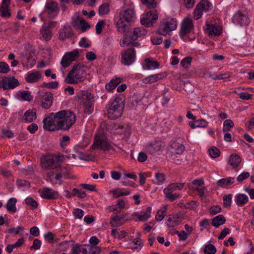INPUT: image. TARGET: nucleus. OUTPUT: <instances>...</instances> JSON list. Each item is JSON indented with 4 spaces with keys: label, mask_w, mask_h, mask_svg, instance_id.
<instances>
[{
    "label": "nucleus",
    "mask_w": 254,
    "mask_h": 254,
    "mask_svg": "<svg viewBox=\"0 0 254 254\" xmlns=\"http://www.w3.org/2000/svg\"><path fill=\"white\" fill-rule=\"evenodd\" d=\"M120 19L116 23V27L118 31L121 33L127 31V25L125 22L129 23L133 22L136 19V14L133 6H130L125 8L120 13Z\"/></svg>",
    "instance_id": "1"
},
{
    "label": "nucleus",
    "mask_w": 254,
    "mask_h": 254,
    "mask_svg": "<svg viewBox=\"0 0 254 254\" xmlns=\"http://www.w3.org/2000/svg\"><path fill=\"white\" fill-rule=\"evenodd\" d=\"M59 121L61 129L66 130L75 123L76 116L73 112L69 110H62L56 113Z\"/></svg>",
    "instance_id": "2"
},
{
    "label": "nucleus",
    "mask_w": 254,
    "mask_h": 254,
    "mask_svg": "<svg viewBox=\"0 0 254 254\" xmlns=\"http://www.w3.org/2000/svg\"><path fill=\"white\" fill-rule=\"evenodd\" d=\"M85 65L80 63L74 64L68 72L65 81L68 84H76L84 80Z\"/></svg>",
    "instance_id": "3"
},
{
    "label": "nucleus",
    "mask_w": 254,
    "mask_h": 254,
    "mask_svg": "<svg viewBox=\"0 0 254 254\" xmlns=\"http://www.w3.org/2000/svg\"><path fill=\"white\" fill-rule=\"evenodd\" d=\"M125 37L123 39V43L127 46L132 47H139L140 44L138 42H133L138 37L145 35L146 30L143 27L135 28L132 31H127L125 32Z\"/></svg>",
    "instance_id": "4"
},
{
    "label": "nucleus",
    "mask_w": 254,
    "mask_h": 254,
    "mask_svg": "<svg viewBox=\"0 0 254 254\" xmlns=\"http://www.w3.org/2000/svg\"><path fill=\"white\" fill-rule=\"evenodd\" d=\"M76 99L80 105L83 106L84 112L90 114L94 110L93 95L87 91H82L78 93Z\"/></svg>",
    "instance_id": "5"
},
{
    "label": "nucleus",
    "mask_w": 254,
    "mask_h": 254,
    "mask_svg": "<svg viewBox=\"0 0 254 254\" xmlns=\"http://www.w3.org/2000/svg\"><path fill=\"white\" fill-rule=\"evenodd\" d=\"M125 107V100L116 98L110 103L108 109V117L111 120H116L121 117Z\"/></svg>",
    "instance_id": "6"
},
{
    "label": "nucleus",
    "mask_w": 254,
    "mask_h": 254,
    "mask_svg": "<svg viewBox=\"0 0 254 254\" xmlns=\"http://www.w3.org/2000/svg\"><path fill=\"white\" fill-rule=\"evenodd\" d=\"M43 123V128L45 130L55 131L61 129V127H59V121L56 116V113H51L49 117L44 119Z\"/></svg>",
    "instance_id": "7"
},
{
    "label": "nucleus",
    "mask_w": 254,
    "mask_h": 254,
    "mask_svg": "<svg viewBox=\"0 0 254 254\" xmlns=\"http://www.w3.org/2000/svg\"><path fill=\"white\" fill-rule=\"evenodd\" d=\"M177 28V21L174 19H171L161 22L157 30V33L161 35L166 36L169 32L175 30Z\"/></svg>",
    "instance_id": "8"
},
{
    "label": "nucleus",
    "mask_w": 254,
    "mask_h": 254,
    "mask_svg": "<svg viewBox=\"0 0 254 254\" xmlns=\"http://www.w3.org/2000/svg\"><path fill=\"white\" fill-rule=\"evenodd\" d=\"M158 18V14L156 9H153L143 14L140 18V23L146 27H149L155 23Z\"/></svg>",
    "instance_id": "9"
},
{
    "label": "nucleus",
    "mask_w": 254,
    "mask_h": 254,
    "mask_svg": "<svg viewBox=\"0 0 254 254\" xmlns=\"http://www.w3.org/2000/svg\"><path fill=\"white\" fill-rule=\"evenodd\" d=\"M42 167L46 169L57 168L59 165V157L56 155H48L41 158Z\"/></svg>",
    "instance_id": "10"
},
{
    "label": "nucleus",
    "mask_w": 254,
    "mask_h": 254,
    "mask_svg": "<svg viewBox=\"0 0 254 254\" xmlns=\"http://www.w3.org/2000/svg\"><path fill=\"white\" fill-rule=\"evenodd\" d=\"M35 100L41 102V106L45 109H49L53 104V95L50 92H47L44 94H42L41 92L37 93L35 97Z\"/></svg>",
    "instance_id": "11"
},
{
    "label": "nucleus",
    "mask_w": 254,
    "mask_h": 254,
    "mask_svg": "<svg viewBox=\"0 0 254 254\" xmlns=\"http://www.w3.org/2000/svg\"><path fill=\"white\" fill-rule=\"evenodd\" d=\"M19 82L14 76H4L0 81V88L3 90L14 89L19 85Z\"/></svg>",
    "instance_id": "12"
},
{
    "label": "nucleus",
    "mask_w": 254,
    "mask_h": 254,
    "mask_svg": "<svg viewBox=\"0 0 254 254\" xmlns=\"http://www.w3.org/2000/svg\"><path fill=\"white\" fill-rule=\"evenodd\" d=\"M79 56V51L75 49L70 52L66 53L63 57L61 64L64 68L68 67L73 61H75Z\"/></svg>",
    "instance_id": "13"
},
{
    "label": "nucleus",
    "mask_w": 254,
    "mask_h": 254,
    "mask_svg": "<svg viewBox=\"0 0 254 254\" xmlns=\"http://www.w3.org/2000/svg\"><path fill=\"white\" fill-rule=\"evenodd\" d=\"M60 10L58 3L54 1L51 0L46 3L45 6V11L47 13L50 18L53 19L56 17Z\"/></svg>",
    "instance_id": "14"
},
{
    "label": "nucleus",
    "mask_w": 254,
    "mask_h": 254,
    "mask_svg": "<svg viewBox=\"0 0 254 254\" xmlns=\"http://www.w3.org/2000/svg\"><path fill=\"white\" fill-rule=\"evenodd\" d=\"M135 58V52L133 48H128L122 54V63L126 65L131 64Z\"/></svg>",
    "instance_id": "15"
},
{
    "label": "nucleus",
    "mask_w": 254,
    "mask_h": 254,
    "mask_svg": "<svg viewBox=\"0 0 254 254\" xmlns=\"http://www.w3.org/2000/svg\"><path fill=\"white\" fill-rule=\"evenodd\" d=\"M38 192L41 197L49 200L57 199L59 196L57 191L47 187L39 190Z\"/></svg>",
    "instance_id": "16"
},
{
    "label": "nucleus",
    "mask_w": 254,
    "mask_h": 254,
    "mask_svg": "<svg viewBox=\"0 0 254 254\" xmlns=\"http://www.w3.org/2000/svg\"><path fill=\"white\" fill-rule=\"evenodd\" d=\"M92 147L93 149H101L104 151H108L112 149L111 145L106 139L97 136H95Z\"/></svg>",
    "instance_id": "17"
},
{
    "label": "nucleus",
    "mask_w": 254,
    "mask_h": 254,
    "mask_svg": "<svg viewBox=\"0 0 254 254\" xmlns=\"http://www.w3.org/2000/svg\"><path fill=\"white\" fill-rule=\"evenodd\" d=\"M193 29V24L191 19L186 18L182 22L180 35L185 36L190 33Z\"/></svg>",
    "instance_id": "18"
},
{
    "label": "nucleus",
    "mask_w": 254,
    "mask_h": 254,
    "mask_svg": "<svg viewBox=\"0 0 254 254\" xmlns=\"http://www.w3.org/2000/svg\"><path fill=\"white\" fill-rule=\"evenodd\" d=\"M233 21L241 26L248 25L250 22L248 17L239 11L233 16Z\"/></svg>",
    "instance_id": "19"
},
{
    "label": "nucleus",
    "mask_w": 254,
    "mask_h": 254,
    "mask_svg": "<svg viewBox=\"0 0 254 254\" xmlns=\"http://www.w3.org/2000/svg\"><path fill=\"white\" fill-rule=\"evenodd\" d=\"M72 35L73 32L71 27L68 25H64L59 31V39L64 41L65 39L71 37Z\"/></svg>",
    "instance_id": "20"
},
{
    "label": "nucleus",
    "mask_w": 254,
    "mask_h": 254,
    "mask_svg": "<svg viewBox=\"0 0 254 254\" xmlns=\"http://www.w3.org/2000/svg\"><path fill=\"white\" fill-rule=\"evenodd\" d=\"M166 76L165 73H159L158 74L150 75L142 79L144 83H153L157 81L165 78Z\"/></svg>",
    "instance_id": "21"
},
{
    "label": "nucleus",
    "mask_w": 254,
    "mask_h": 254,
    "mask_svg": "<svg viewBox=\"0 0 254 254\" xmlns=\"http://www.w3.org/2000/svg\"><path fill=\"white\" fill-rule=\"evenodd\" d=\"M206 32L209 36H219L222 33V29L219 26L213 24H206Z\"/></svg>",
    "instance_id": "22"
},
{
    "label": "nucleus",
    "mask_w": 254,
    "mask_h": 254,
    "mask_svg": "<svg viewBox=\"0 0 254 254\" xmlns=\"http://www.w3.org/2000/svg\"><path fill=\"white\" fill-rule=\"evenodd\" d=\"M242 161L241 157L236 154H233L230 155L228 164L230 165L233 169L238 168Z\"/></svg>",
    "instance_id": "23"
},
{
    "label": "nucleus",
    "mask_w": 254,
    "mask_h": 254,
    "mask_svg": "<svg viewBox=\"0 0 254 254\" xmlns=\"http://www.w3.org/2000/svg\"><path fill=\"white\" fill-rule=\"evenodd\" d=\"M23 120L25 123H32L37 118L35 110H28L26 111L23 116Z\"/></svg>",
    "instance_id": "24"
},
{
    "label": "nucleus",
    "mask_w": 254,
    "mask_h": 254,
    "mask_svg": "<svg viewBox=\"0 0 254 254\" xmlns=\"http://www.w3.org/2000/svg\"><path fill=\"white\" fill-rule=\"evenodd\" d=\"M161 145L158 142L150 143L145 147L146 150L150 154H153L160 151L161 149Z\"/></svg>",
    "instance_id": "25"
},
{
    "label": "nucleus",
    "mask_w": 254,
    "mask_h": 254,
    "mask_svg": "<svg viewBox=\"0 0 254 254\" xmlns=\"http://www.w3.org/2000/svg\"><path fill=\"white\" fill-rule=\"evenodd\" d=\"M41 77V74L38 71L29 73L25 77L28 83H34L38 81Z\"/></svg>",
    "instance_id": "26"
},
{
    "label": "nucleus",
    "mask_w": 254,
    "mask_h": 254,
    "mask_svg": "<svg viewBox=\"0 0 254 254\" xmlns=\"http://www.w3.org/2000/svg\"><path fill=\"white\" fill-rule=\"evenodd\" d=\"M235 181L234 177H227L219 180L217 182V185L219 187L225 188L234 183Z\"/></svg>",
    "instance_id": "27"
},
{
    "label": "nucleus",
    "mask_w": 254,
    "mask_h": 254,
    "mask_svg": "<svg viewBox=\"0 0 254 254\" xmlns=\"http://www.w3.org/2000/svg\"><path fill=\"white\" fill-rule=\"evenodd\" d=\"M16 202L17 199L14 197H12L8 200L6 204L5 205V207L9 212L15 213L16 212Z\"/></svg>",
    "instance_id": "28"
},
{
    "label": "nucleus",
    "mask_w": 254,
    "mask_h": 254,
    "mask_svg": "<svg viewBox=\"0 0 254 254\" xmlns=\"http://www.w3.org/2000/svg\"><path fill=\"white\" fill-rule=\"evenodd\" d=\"M249 201L248 196L244 194L239 193L236 196L235 202L238 206H243Z\"/></svg>",
    "instance_id": "29"
},
{
    "label": "nucleus",
    "mask_w": 254,
    "mask_h": 254,
    "mask_svg": "<svg viewBox=\"0 0 254 254\" xmlns=\"http://www.w3.org/2000/svg\"><path fill=\"white\" fill-rule=\"evenodd\" d=\"M171 146L172 149L173 150V151H172V153L174 155H181L183 153L185 150V147L183 144L176 142H173Z\"/></svg>",
    "instance_id": "30"
},
{
    "label": "nucleus",
    "mask_w": 254,
    "mask_h": 254,
    "mask_svg": "<svg viewBox=\"0 0 254 254\" xmlns=\"http://www.w3.org/2000/svg\"><path fill=\"white\" fill-rule=\"evenodd\" d=\"M179 224V217L177 214H172L169 216L167 225L169 227H173Z\"/></svg>",
    "instance_id": "31"
},
{
    "label": "nucleus",
    "mask_w": 254,
    "mask_h": 254,
    "mask_svg": "<svg viewBox=\"0 0 254 254\" xmlns=\"http://www.w3.org/2000/svg\"><path fill=\"white\" fill-rule=\"evenodd\" d=\"M151 211V207H148L145 212H141L140 214L135 213L134 215L139 220L141 221H145L150 217Z\"/></svg>",
    "instance_id": "32"
},
{
    "label": "nucleus",
    "mask_w": 254,
    "mask_h": 254,
    "mask_svg": "<svg viewBox=\"0 0 254 254\" xmlns=\"http://www.w3.org/2000/svg\"><path fill=\"white\" fill-rule=\"evenodd\" d=\"M226 222V219L223 215H219L214 217L212 219V225L217 228L219 226L224 224Z\"/></svg>",
    "instance_id": "33"
},
{
    "label": "nucleus",
    "mask_w": 254,
    "mask_h": 254,
    "mask_svg": "<svg viewBox=\"0 0 254 254\" xmlns=\"http://www.w3.org/2000/svg\"><path fill=\"white\" fill-rule=\"evenodd\" d=\"M125 218V215H115L111 217L110 224L113 227H118L120 226L122 223H120V221Z\"/></svg>",
    "instance_id": "34"
},
{
    "label": "nucleus",
    "mask_w": 254,
    "mask_h": 254,
    "mask_svg": "<svg viewBox=\"0 0 254 254\" xmlns=\"http://www.w3.org/2000/svg\"><path fill=\"white\" fill-rule=\"evenodd\" d=\"M145 65L147 69H155L159 67V63L153 60V59H146L145 60Z\"/></svg>",
    "instance_id": "35"
},
{
    "label": "nucleus",
    "mask_w": 254,
    "mask_h": 254,
    "mask_svg": "<svg viewBox=\"0 0 254 254\" xmlns=\"http://www.w3.org/2000/svg\"><path fill=\"white\" fill-rule=\"evenodd\" d=\"M163 191L165 194V197L171 201L176 200L179 196L178 193H174L173 191L169 190L168 189H164Z\"/></svg>",
    "instance_id": "36"
},
{
    "label": "nucleus",
    "mask_w": 254,
    "mask_h": 254,
    "mask_svg": "<svg viewBox=\"0 0 254 254\" xmlns=\"http://www.w3.org/2000/svg\"><path fill=\"white\" fill-rule=\"evenodd\" d=\"M0 12L2 17L8 18L11 16L9 5H1L0 7Z\"/></svg>",
    "instance_id": "37"
},
{
    "label": "nucleus",
    "mask_w": 254,
    "mask_h": 254,
    "mask_svg": "<svg viewBox=\"0 0 254 254\" xmlns=\"http://www.w3.org/2000/svg\"><path fill=\"white\" fill-rule=\"evenodd\" d=\"M40 32L46 41H49L51 39L52 33L45 25L42 27Z\"/></svg>",
    "instance_id": "38"
},
{
    "label": "nucleus",
    "mask_w": 254,
    "mask_h": 254,
    "mask_svg": "<svg viewBox=\"0 0 254 254\" xmlns=\"http://www.w3.org/2000/svg\"><path fill=\"white\" fill-rule=\"evenodd\" d=\"M112 192L116 197H119L121 196L128 195L130 191L128 190L119 189L112 191Z\"/></svg>",
    "instance_id": "39"
},
{
    "label": "nucleus",
    "mask_w": 254,
    "mask_h": 254,
    "mask_svg": "<svg viewBox=\"0 0 254 254\" xmlns=\"http://www.w3.org/2000/svg\"><path fill=\"white\" fill-rule=\"evenodd\" d=\"M198 4L200 8L205 12L208 11L212 7L211 3L207 0H202Z\"/></svg>",
    "instance_id": "40"
},
{
    "label": "nucleus",
    "mask_w": 254,
    "mask_h": 254,
    "mask_svg": "<svg viewBox=\"0 0 254 254\" xmlns=\"http://www.w3.org/2000/svg\"><path fill=\"white\" fill-rule=\"evenodd\" d=\"M99 14L101 15L107 14L110 12V5L107 3H104L100 5L98 9Z\"/></svg>",
    "instance_id": "41"
},
{
    "label": "nucleus",
    "mask_w": 254,
    "mask_h": 254,
    "mask_svg": "<svg viewBox=\"0 0 254 254\" xmlns=\"http://www.w3.org/2000/svg\"><path fill=\"white\" fill-rule=\"evenodd\" d=\"M203 252L205 254H215L216 252V249L213 245L207 244L205 245Z\"/></svg>",
    "instance_id": "42"
},
{
    "label": "nucleus",
    "mask_w": 254,
    "mask_h": 254,
    "mask_svg": "<svg viewBox=\"0 0 254 254\" xmlns=\"http://www.w3.org/2000/svg\"><path fill=\"white\" fill-rule=\"evenodd\" d=\"M20 97L24 101H31L33 99V96L29 91H22L20 92Z\"/></svg>",
    "instance_id": "43"
},
{
    "label": "nucleus",
    "mask_w": 254,
    "mask_h": 254,
    "mask_svg": "<svg viewBox=\"0 0 254 254\" xmlns=\"http://www.w3.org/2000/svg\"><path fill=\"white\" fill-rule=\"evenodd\" d=\"M234 124L233 121L230 119L226 120L224 121L223 124V131L225 132L229 131L230 128L233 127Z\"/></svg>",
    "instance_id": "44"
},
{
    "label": "nucleus",
    "mask_w": 254,
    "mask_h": 254,
    "mask_svg": "<svg viewBox=\"0 0 254 254\" xmlns=\"http://www.w3.org/2000/svg\"><path fill=\"white\" fill-rule=\"evenodd\" d=\"M142 3L149 9H154L157 5L155 0H141Z\"/></svg>",
    "instance_id": "45"
},
{
    "label": "nucleus",
    "mask_w": 254,
    "mask_h": 254,
    "mask_svg": "<svg viewBox=\"0 0 254 254\" xmlns=\"http://www.w3.org/2000/svg\"><path fill=\"white\" fill-rule=\"evenodd\" d=\"M210 156L213 158H215L219 156L220 152L216 147L213 146L208 150Z\"/></svg>",
    "instance_id": "46"
},
{
    "label": "nucleus",
    "mask_w": 254,
    "mask_h": 254,
    "mask_svg": "<svg viewBox=\"0 0 254 254\" xmlns=\"http://www.w3.org/2000/svg\"><path fill=\"white\" fill-rule=\"evenodd\" d=\"M25 203L32 207L33 209H36L38 207V203L31 197H27L25 199Z\"/></svg>",
    "instance_id": "47"
},
{
    "label": "nucleus",
    "mask_w": 254,
    "mask_h": 254,
    "mask_svg": "<svg viewBox=\"0 0 254 254\" xmlns=\"http://www.w3.org/2000/svg\"><path fill=\"white\" fill-rule=\"evenodd\" d=\"M105 25V21L104 20H99L96 25V32L97 34H100L102 32L103 28Z\"/></svg>",
    "instance_id": "48"
},
{
    "label": "nucleus",
    "mask_w": 254,
    "mask_h": 254,
    "mask_svg": "<svg viewBox=\"0 0 254 254\" xmlns=\"http://www.w3.org/2000/svg\"><path fill=\"white\" fill-rule=\"evenodd\" d=\"M203 10L200 8L199 4H197L194 10V18L196 20L199 19L202 14Z\"/></svg>",
    "instance_id": "49"
},
{
    "label": "nucleus",
    "mask_w": 254,
    "mask_h": 254,
    "mask_svg": "<svg viewBox=\"0 0 254 254\" xmlns=\"http://www.w3.org/2000/svg\"><path fill=\"white\" fill-rule=\"evenodd\" d=\"M167 212L166 208H164L163 210H159L155 216V219L157 221H160L163 220L166 215Z\"/></svg>",
    "instance_id": "50"
},
{
    "label": "nucleus",
    "mask_w": 254,
    "mask_h": 254,
    "mask_svg": "<svg viewBox=\"0 0 254 254\" xmlns=\"http://www.w3.org/2000/svg\"><path fill=\"white\" fill-rule=\"evenodd\" d=\"M10 70L8 64L3 62H0V73H6Z\"/></svg>",
    "instance_id": "51"
},
{
    "label": "nucleus",
    "mask_w": 254,
    "mask_h": 254,
    "mask_svg": "<svg viewBox=\"0 0 254 254\" xmlns=\"http://www.w3.org/2000/svg\"><path fill=\"white\" fill-rule=\"evenodd\" d=\"M232 194L224 195L223 197V204L225 207H229L231 206L232 201Z\"/></svg>",
    "instance_id": "52"
},
{
    "label": "nucleus",
    "mask_w": 254,
    "mask_h": 254,
    "mask_svg": "<svg viewBox=\"0 0 254 254\" xmlns=\"http://www.w3.org/2000/svg\"><path fill=\"white\" fill-rule=\"evenodd\" d=\"M191 61L192 58L191 57H187L181 61V64L184 67L186 68L189 67V65H190Z\"/></svg>",
    "instance_id": "53"
},
{
    "label": "nucleus",
    "mask_w": 254,
    "mask_h": 254,
    "mask_svg": "<svg viewBox=\"0 0 254 254\" xmlns=\"http://www.w3.org/2000/svg\"><path fill=\"white\" fill-rule=\"evenodd\" d=\"M16 183L18 187H26L27 188L30 187V183L24 180L18 179L16 181Z\"/></svg>",
    "instance_id": "54"
},
{
    "label": "nucleus",
    "mask_w": 254,
    "mask_h": 254,
    "mask_svg": "<svg viewBox=\"0 0 254 254\" xmlns=\"http://www.w3.org/2000/svg\"><path fill=\"white\" fill-rule=\"evenodd\" d=\"M199 203L195 201H190L187 202L185 204V207L190 209H194L198 206Z\"/></svg>",
    "instance_id": "55"
},
{
    "label": "nucleus",
    "mask_w": 254,
    "mask_h": 254,
    "mask_svg": "<svg viewBox=\"0 0 254 254\" xmlns=\"http://www.w3.org/2000/svg\"><path fill=\"white\" fill-rule=\"evenodd\" d=\"M250 177V173L248 172H244L239 175L237 178V180L239 183L243 182L244 180L248 179Z\"/></svg>",
    "instance_id": "56"
},
{
    "label": "nucleus",
    "mask_w": 254,
    "mask_h": 254,
    "mask_svg": "<svg viewBox=\"0 0 254 254\" xmlns=\"http://www.w3.org/2000/svg\"><path fill=\"white\" fill-rule=\"evenodd\" d=\"M54 234H55L51 232H48L47 233L44 234V237L49 243L53 244H54Z\"/></svg>",
    "instance_id": "57"
},
{
    "label": "nucleus",
    "mask_w": 254,
    "mask_h": 254,
    "mask_svg": "<svg viewBox=\"0 0 254 254\" xmlns=\"http://www.w3.org/2000/svg\"><path fill=\"white\" fill-rule=\"evenodd\" d=\"M155 178L157 182L159 183H163L166 179V177L164 174L162 173H157L155 174Z\"/></svg>",
    "instance_id": "58"
},
{
    "label": "nucleus",
    "mask_w": 254,
    "mask_h": 254,
    "mask_svg": "<svg viewBox=\"0 0 254 254\" xmlns=\"http://www.w3.org/2000/svg\"><path fill=\"white\" fill-rule=\"evenodd\" d=\"M70 137L67 135H64L61 140L60 144L62 147H64L69 143Z\"/></svg>",
    "instance_id": "59"
},
{
    "label": "nucleus",
    "mask_w": 254,
    "mask_h": 254,
    "mask_svg": "<svg viewBox=\"0 0 254 254\" xmlns=\"http://www.w3.org/2000/svg\"><path fill=\"white\" fill-rule=\"evenodd\" d=\"M80 186L84 189L90 191H96V185L86 184H81Z\"/></svg>",
    "instance_id": "60"
},
{
    "label": "nucleus",
    "mask_w": 254,
    "mask_h": 254,
    "mask_svg": "<svg viewBox=\"0 0 254 254\" xmlns=\"http://www.w3.org/2000/svg\"><path fill=\"white\" fill-rule=\"evenodd\" d=\"M73 215L76 218L81 219L84 215V211L79 208H76L73 212Z\"/></svg>",
    "instance_id": "61"
},
{
    "label": "nucleus",
    "mask_w": 254,
    "mask_h": 254,
    "mask_svg": "<svg viewBox=\"0 0 254 254\" xmlns=\"http://www.w3.org/2000/svg\"><path fill=\"white\" fill-rule=\"evenodd\" d=\"M38 126L35 123H32L27 127V129L31 133H35L38 130Z\"/></svg>",
    "instance_id": "62"
},
{
    "label": "nucleus",
    "mask_w": 254,
    "mask_h": 254,
    "mask_svg": "<svg viewBox=\"0 0 254 254\" xmlns=\"http://www.w3.org/2000/svg\"><path fill=\"white\" fill-rule=\"evenodd\" d=\"M221 211V207L220 205L212 206L210 209V212L212 215H215Z\"/></svg>",
    "instance_id": "63"
},
{
    "label": "nucleus",
    "mask_w": 254,
    "mask_h": 254,
    "mask_svg": "<svg viewBox=\"0 0 254 254\" xmlns=\"http://www.w3.org/2000/svg\"><path fill=\"white\" fill-rule=\"evenodd\" d=\"M208 122L203 119L196 120V125L197 127H206L208 126Z\"/></svg>",
    "instance_id": "64"
}]
</instances>
